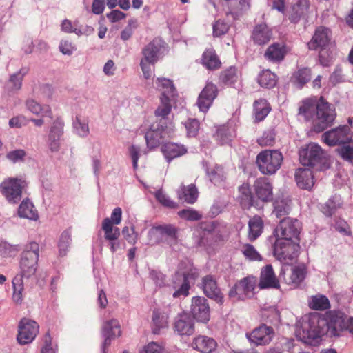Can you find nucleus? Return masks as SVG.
<instances>
[{
    "label": "nucleus",
    "instance_id": "obj_1",
    "mask_svg": "<svg viewBox=\"0 0 353 353\" xmlns=\"http://www.w3.org/2000/svg\"><path fill=\"white\" fill-rule=\"evenodd\" d=\"M299 160L303 165L316 170H326L330 167L326 153L315 143H310L300 150Z\"/></svg>",
    "mask_w": 353,
    "mask_h": 353
},
{
    "label": "nucleus",
    "instance_id": "obj_2",
    "mask_svg": "<svg viewBox=\"0 0 353 353\" xmlns=\"http://www.w3.org/2000/svg\"><path fill=\"white\" fill-rule=\"evenodd\" d=\"M39 256V244L36 242H31L28 244L21 254L20 272L17 276H21V279H29L34 276L37 270Z\"/></svg>",
    "mask_w": 353,
    "mask_h": 353
},
{
    "label": "nucleus",
    "instance_id": "obj_3",
    "mask_svg": "<svg viewBox=\"0 0 353 353\" xmlns=\"http://www.w3.org/2000/svg\"><path fill=\"white\" fill-rule=\"evenodd\" d=\"M283 160V154L279 150H265L258 154L256 163L262 174L271 175L280 169Z\"/></svg>",
    "mask_w": 353,
    "mask_h": 353
},
{
    "label": "nucleus",
    "instance_id": "obj_4",
    "mask_svg": "<svg viewBox=\"0 0 353 353\" xmlns=\"http://www.w3.org/2000/svg\"><path fill=\"white\" fill-rule=\"evenodd\" d=\"M332 33L330 28L319 26L315 29L311 40L307 43L310 50H319V61L323 66L329 65V60L323 56L322 51L326 50L331 43Z\"/></svg>",
    "mask_w": 353,
    "mask_h": 353
},
{
    "label": "nucleus",
    "instance_id": "obj_5",
    "mask_svg": "<svg viewBox=\"0 0 353 353\" xmlns=\"http://www.w3.org/2000/svg\"><path fill=\"white\" fill-rule=\"evenodd\" d=\"M336 118L334 108L325 101L323 97L319 98V108L316 112L313 128L315 132H321L332 125Z\"/></svg>",
    "mask_w": 353,
    "mask_h": 353
},
{
    "label": "nucleus",
    "instance_id": "obj_6",
    "mask_svg": "<svg viewBox=\"0 0 353 353\" xmlns=\"http://www.w3.org/2000/svg\"><path fill=\"white\" fill-rule=\"evenodd\" d=\"M325 322L327 331L318 330V334H329L330 336H339L340 333L347 329L348 317L339 310H330L326 313Z\"/></svg>",
    "mask_w": 353,
    "mask_h": 353
},
{
    "label": "nucleus",
    "instance_id": "obj_7",
    "mask_svg": "<svg viewBox=\"0 0 353 353\" xmlns=\"http://www.w3.org/2000/svg\"><path fill=\"white\" fill-rule=\"evenodd\" d=\"M299 249V241L276 239L273 246V253L278 260L288 263L298 257Z\"/></svg>",
    "mask_w": 353,
    "mask_h": 353
},
{
    "label": "nucleus",
    "instance_id": "obj_8",
    "mask_svg": "<svg viewBox=\"0 0 353 353\" xmlns=\"http://www.w3.org/2000/svg\"><path fill=\"white\" fill-rule=\"evenodd\" d=\"M301 223L296 219H283L274 230L276 239L299 241Z\"/></svg>",
    "mask_w": 353,
    "mask_h": 353
},
{
    "label": "nucleus",
    "instance_id": "obj_9",
    "mask_svg": "<svg viewBox=\"0 0 353 353\" xmlns=\"http://www.w3.org/2000/svg\"><path fill=\"white\" fill-rule=\"evenodd\" d=\"M25 181L17 178H8L0 183V192L9 203H17L21 199Z\"/></svg>",
    "mask_w": 353,
    "mask_h": 353
},
{
    "label": "nucleus",
    "instance_id": "obj_10",
    "mask_svg": "<svg viewBox=\"0 0 353 353\" xmlns=\"http://www.w3.org/2000/svg\"><path fill=\"white\" fill-rule=\"evenodd\" d=\"M321 139L329 146H335L350 143L353 140V134L347 125L340 126L322 134Z\"/></svg>",
    "mask_w": 353,
    "mask_h": 353
},
{
    "label": "nucleus",
    "instance_id": "obj_11",
    "mask_svg": "<svg viewBox=\"0 0 353 353\" xmlns=\"http://www.w3.org/2000/svg\"><path fill=\"white\" fill-rule=\"evenodd\" d=\"M256 279L254 276H248L239 281L230 290V296H238L239 299H250L254 295V288Z\"/></svg>",
    "mask_w": 353,
    "mask_h": 353
},
{
    "label": "nucleus",
    "instance_id": "obj_12",
    "mask_svg": "<svg viewBox=\"0 0 353 353\" xmlns=\"http://www.w3.org/2000/svg\"><path fill=\"white\" fill-rule=\"evenodd\" d=\"M190 314L199 322L206 323L210 318V310L208 300L203 296L192 298Z\"/></svg>",
    "mask_w": 353,
    "mask_h": 353
},
{
    "label": "nucleus",
    "instance_id": "obj_13",
    "mask_svg": "<svg viewBox=\"0 0 353 353\" xmlns=\"http://www.w3.org/2000/svg\"><path fill=\"white\" fill-rule=\"evenodd\" d=\"M274 334L272 327L261 324L250 333L246 334V336L251 343L256 346L267 345L272 341Z\"/></svg>",
    "mask_w": 353,
    "mask_h": 353
},
{
    "label": "nucleus",
    "instance_id": "obj_14",
    "mask_svg": "<svg viewBox=\"0 0 353 353\" xmlns=\"http://www.w3.org/2000/svg\"><path fill=\"white\" fill-rule=\"evenodd\" d=\"M39 333V325L34 321L23 318L19 324L17 340L21 344L31 343Z\"/></svg>",
    "mask_w": 353,
    "mask_h": 353
},
{
    "label": "nucleus",
    "instance_id": "obj_15",
    "mask_svg": "<svg viewBox=\"0 0 353 353\" xmlns=\"http://www.w3.org/2000/svg\"><path fill=\"white\" fill-rule=\"evenodd\" d=\"M179 229L171 224L153 227L148 232V238L152 244L159 243L163 236L176 241Z\"/></svg>",
    "mask_w": 353,
    "mask_h": 353
},
{
    "label": "nucleus",
    "instance_id": "obj_16",
    "mask_svg": "<svg viewBox=\"0 0 353 353\" xmlns=\"http://www.w3.org/2000/svg\"><path fill=\"white\" fill-rule=\"evenodd\" d=\"M101 334L104 337L103 343V352L105 353L112 339L121 335V325L118 320L112 319L103 322L101 327Z\"/></svg>",
    "mask_w": 353,
    "mask_h": 353
},
{
    "label": "nucleus",
    "instance_id": "obj_17",
    "mask_svg": "<svg viewBox=\"0 0 353 353\" xmlns=\"http://www.w3.org/2000/svg\"><path fill=\"white\" fill-rule=\"evenodd\" d=\"M217 94L218 89L216 85L212 82H208L197 99L196 103L199 110L206 112L217 97Z\"/></svg>",
    "mask_w": 353,
    "mask_h": 353
},
{
    "label": "nucleus",
    "instance_id": "obj_18",
    "mask_svg": "<svg viewBox=\"0 0 353 353\" xmlns=\"http://www.w3.org/2000/svg\"><path fill=\"white\" fill-rule=\"evenodd\" d=\"M253 186L254 193L259 200L263 202H268L272 200L273 186L268 178H257Z\"/></svg>",
    "mask_w": 353,
    "mask_h": 353
},
{
    "label": "nucleus",
    "instance_id": "obj_19",
    "mask_svg": "<svg viewBox=\"0 0 353 353\" xmlns=\"http://www.w3.org/2000/svg\"><path fill=\"white\" fill-rule=\"evenodd\" d=\"M164 42L155 38L148 43L142 50L143 58L145 61H149L152 64H155L159 60L160 52L163 48Z\"/></svg>",
    "mask_w": 353,
    "mask_h": 353
},
{
    "label": "nucleus",
    "instance_id": "obj_20",
    "mask_svg": "<svg viewBox=\"0 0 353 353\" xmlns=\"http://www.w3.org/2000/svg\"><path fill=\"white\" fill-rule=\"evenodd\" d=\"M202 289L204 294L209 298L218 303L223 302V294L217 286L214 278L212 275H207L202 279Z\"/></svg>",
    "mask_w": 353,
    "mask_h": 353
},
{
    "label": "nucleus",
    "instance_id": "obj_21",
    "mask_svg": "<svg viewBox=\"0 0 353 353\" xmlns=\"http://www.w3.org/2000/svg\"><path fill=\"white\" fill-rule=\"evenodd\" d=\"M319 99L316 97L307 98L301 102L299 108V114L306 121L314 122L316 112L319 108Z\"/></svg>",
    "mask_w": 353,
    "mask_h": 353
},
{
    "label": "nucleus",
    "instance_id": "obj_22",
    "mask_svg": "<svg viewBox=\"0 0 353 353\" xmlns=\"http://www.w3.org/2000/svg\"><path fill=\"white\" fill-rule=\"evenodd\" d=\"M272 37V30L265 23L256 25L251 35L254 43L259 46L267 44Z\"/></svg>",
    "mask_w": 353,
    "mask_h": 353
},
{
    "label": "nucleus",
    "instance_id": "obj_23",
    "mask_svg": "<svg viewBox=\"0 0 353 353\" xmlns=\"http://www.w3.org/2000/svg\"><path fill=\"white\" fill-rule=\"evenodd\" d=\"M259 286L261 289L278 288L279 287V280L271 265H267L261 270Z\"/></svg>",
    "mask_w": 353,
    "mask_h": 353
},
{
    "label": "nucleus",
    "instance_id": "obj_24",
    "mask_svg": "<svg viewBox=\"0 0 353 353\" xmlns=\"http://www.w3.org/2000/svg\"><path fill=\"white\" fill-rule=\"evenodd\" d=\"M310 7L309 0H293L289 12V19L297 23L307 15Z\"/></svg>",
    "mask_w": 353,
    "mask_h": 353
},
{
    "label": "nucleus",
    "instance_id": "obj_25",
    "mask_svg": "<svg viewBox=\"0 0 353 353\" xmlns=\"http://www.w3.org/2000/svg\"><path fill=\"white\" fill-rule=\"evenodd\" d=\"M172 288L174 290L173 298L186 297L190 294V283L180 276V271H177L172 278Z\"/></svg>",
    "mask_w": 353,
    "mask_h": 353
},
{
    "label": "nucleus",
    "instance_id": "obj_26",
    "mask_svg": "<svg viewBox=\"0 0 353 353\" xmlns=\"http://www.w3.org/2000/svg\"><path fill=\"white\" fill-rule=\"evenodd\" d=\"M294 176L297 185L301 189L310 190L314 185V175L309 168H298Z\"/></svg>",
    "mask_w": 353,
    "mask_h": 353
},
{
    "label": "nucleus",
    "instance_id": "obj_27",
    "mask_svg": "<svg viewBox=\"0 0 353 353\" xmlns=\"http://www.w3.org/2000/svg\"><path fill=\"white\" fill-rule=\"evenodd\" d=\"M176 194L179 201L188 204H194L199 197V191L194 184L188 185L181 184L177 190Z\"/></svg>",
    "mask_w": 353,
    "mask_h": 353
},
{
    "label": "nucleus",
    "instance_id": "obj_28",
    "mask_svg": "<svg viewBox=\"0 0 353 353\" xmlns=\"http://www.w3.org/2000/svg\"><path fill=\"white\" fill-rule=\"evenodd\" d=\"M241 77V72L235 66L222 70L219 75V83L228 87H234Z\"/></svg>",
    "mask_w": 353,
    "mask_h": 353
},
{
    "label": "nucleus",
    "instance_id": "obj_29",
    "mask_svg": "<svg viewBox=\"0 0 353 353\" xmlns=\"http://www.w3.org/2000/svg\"><path fill=\"white\" fill-rule=\"evenodd\" d=\"M306 274V267L304 265H299L293 267L288 275L283 273V278L288 285H292L296 288L305 279Z\"/></svg>",
    "mask_w": 353,
    "mask_h": 353
},
{
    "label": "nucleus",
    "instance_id": "obj_30",
    "mask_svg": "<svg viewBox=\"0 0 353 353\" xmlns=\"http://www.w3.org/2000/svg\"><path fill=\"white\" fill-rule=\"evenodd\" d=\"M286 54L285 45L279 43H274L270 45L264 53V57L269 61L278 63L283 60Z\"/></svg>",
    "mask_w": 353,
    "mask_h": 353
},
{
    "label": "nucleus",
    "instance_id": "obj_31",
    "mask_svg": "<svg viewBox=\"0 0 353 353\" xmlns=\"http://www.w3.org/2000/svg\"><path fill=\"white\" fill-rule=\"evenodd\" d=\"M161 152L170 163L172 159L184 155L187 152V149L183 145L169 142L162 145Z\"/></svg>",
    "mask_w": 353,
    "mask_h": 353
},
{
    "label": "nucleus",
    "instance_id": "obj_32",
    "mask_svg": "<svg viewBox=\"0 0 353 353\" xmlns=\"http://www.w3.org/2000/svg\"><path fill=\"white\" fill-rule=\"evenodd\" d=\"M192 347L201 353H212L216 347V342L212 338L199 336L194 339Z\"/></svg>",
    "mask_w": 353,
    "mask_h": 353
},
{
    "label": "nucleus",
    "instance_id": "obj_33",
    "mask_svg": "<svg viewBox=\"0 0 353 353\" xmlns=\"http://www.w3.org/2000/svg\"><path fill=\"white\" fill-rule=\"evenodd\" d=\"M174 330L179 335H192L194 332V325L192 319L187 316H181L174 323Z\"/></svg>",
    "mask_w": 353,
    "mask_h": 353
},
{
    "label": "nucleus",
    "instance_id": "obj_34",
    "mask_svg": "<svg viewBox=\"0 0 353 353\" xmlns=\"http://www.w3.org/2000/svg\"><path fill=\"white\" fill-rule=\"evenodd\" d=\"M201 63L210 70H218L221 66V62L213 48L206 49L201 57Z\"/></svg>",
    "mask_w": 353,
    "mask_h": 353
},
{
    "label": "nucleus",
    "instance_id": "obj_35",
    "mask_svg": "<svg viewBox=\"0 0 353 353\" xmlns=\"http://www.w3.org/2000/svg\"><path fill=\"white\" fill-rule=\"evenodd\" d=\"M25 105L28 110L37 116L52 117L51 108L48 105H41L32 99H27Z\"/></svg>",
    "mask_w": 353,
    "mask_h": 353
},
{
    "label": "nucleus",
    "instance_id": "obj_36",
    "mask_svg": "<svg viewBox=\"0 0 353 353\" xmlns=\"http://www.w3.org/2000/svg\"><path fill=\"white\" fill-rule=\"evenodd\" d=\"M271 110V106L266 99H259L253 104V115L256 122L265 119Z\"/></svg>",
    "mask_w": 353,
    "mask_h": 353
},
{
    "label": "nucleus",
    "instance_id": "obj_37",
    "mask_svg": "<svg viewBox=\"0 0 353 353\" xmlns=\"http://www.w3.org/2000/svg\"><path fill=\"white\" fill-rule=\"evenodd\" d=\"M18 215L21 218H25L30 220L37 221L39 219V214L37 209L28 199L23 200L18 208Z\"/></svg>",
    "mask_w": 353,
    "mask_h": 353
},
{
    "label": "nucleus",
    "instance_id": "obj_38",
    "mask_svg": "<svg viewBox=\"0 0 353 353\" xmlns=\"http://www.w3.org/2000/svg\"><path fill=\"white\" fill-rule=\"evenodd\" d=\"M248 238L250 241H255L263 230V221L259 216H254L248 222Z\"/></svg>",
    "mask_w": 353,
    "mask_h": 353
},
{
    "label": "nucleus",
    "instance_id": "obj_39",
    "mask_svg": "<svg viewBox=\"0 0 353 353\" xmlns=\"http://www.w3.org/2000/svg\"><path fill=\"white\" fill-rule=\"evenodd\" d=\"M166 126L161 125V128L155 127L152 125L151 128L145 132V139L148 147L154 148L159 143L160 139L163 137L162 133Z\"/></svg>",
    "mask_w": 353,
    "mask_h": 353
},
{
    "label": "nucleus",
    "instance_id": "obj_40",
    "mask_svg": "<svg viewBox=\"0 0 353 353\" xmlns=\"http://www.w3.org/2000/svg\"><path fill=\"white\" fill-rule=\"evenodd\" d=\"M238 199L241 207L243 209H249L253 205V195L252 194L250 185L243 183L239 188Z\"/></svg>",
    "mask_w": 353,
    "mask_h": 353
},
{
    "label": "nucleus",
    "instance_id": "obj_41",
    "mask_svg": "<svg viewBox=\"0 0 353 353\" xmlns=\"http://www.w3.org/2000/svg\"><path fill=\"white\" fill-rule=\"evenodd\" d=\"M101 228L104 232V238L108 241L117 240L120 236V230L114 227L112 221L108 218H105L102 222Z\"/></svg>",
    "mask_w": 353,
    "mask_h": 353
},
{
    "label": "nucleus",
    "instance_id": "obj_42",
    "mask_svg": "<svg viewBox=\"0 0 353 353\" xmlns=\"http://www.w3.org/2000/svg\"><path fill=\"white\" fill-rule=\"evenodd\" d=\"M160 101L161 103L156 109L154 115L156 117H161V121H162V120H165L171 112V97L165 95L164 93L163 96L161 97ZM163 124H165V121H163Z\"/></svg>",
    "mask_w": 353,
    "mask_h": 353
},
{
    "label": "nucleus",
    "instance_id": "obj_43",
    "mask_svg": "<svg viewBox=\"0 0 353 353\" xmlns=\"http://www.w3.org/2000/svg\"><path fill=\"white\" fill-rule=\"evenodd\" d=\"M274 213L277 218L288 215L291 210V200L288 198L278 197L274 203Z\"/></svg>",
    "mask_w": 353,
    "mask_h": 353
},
{
    "label": "nucleus",
    "instance_id": "obj_44",
    "mask_svg": "<svg viewBox=\"0 0 353 353\" xmlns=\"http://www.w3.org/2000/svg\"><path fill=\"white\" fill-rule=\"evenodd\" d=\"M208 177L214 185H221L226 179L224 169L221 165H214L209 168L207 170Z\"/></svg>",
    "mask_w": 353,
    "mask_h": 353
},
{
    "label": "nucleus",
    "instance_id": "obj_45",
    "mask_svg": "<svg viewBox=\"0 0 353 353\" xmlns=\"http://www.w3.org/2000/svg\"><path fill=\"white\" fill-rule=\"evenodd\" d=\"M276 77L270 70H263L258 77V83L261 87L272 88L276 84Z\"/></svg>",
    "mask_w": 353,
    "mask_h": 353
},
{
    "label": "nucleus",
    "instance_id": "obj_46",
    "mask_svg": "<svg viewBox=\"0 0 353 353\" xmlns=\"http://www.w3.org/2000/svg\"><path fill=\"white\" fill-rule=\"evenodd\" d=\"M309 306L314 310H325L330 307V303L328 298L325 295L318 294L312 296L309 302Z\"/></svg>",
    "mask_w": 353,
    "mask_h": 353
},
{
    "label": "nucleus",
    "instance_id": "obj_47",
    "mask_svg": "<svg viewBox=\"0 0 353 353\" xmlns=\"http://www.w3.org/2000/svg\"><path fill=\"white\" fill-rule=\"evenodd\" d=\"M12 300L16 304H21L23 301V282L20 276H15L12 280Z\"/></svg>",
    "mask_w": 353,
    "mask_h": 353
},
{
    "label": "nucleus",
    "instance_id": "obj_48",
    "mask_svg": "<svg viewBox=\"0 0 353 353\" xmlns=\"http://www.w3.org/2000/svg\"><path fill=\"white\" fill-rule=\"evenodd\" d=\"M156 83L157 88L162 91L161 97L163 96L164 93L165 95L169 96L170 97H174L175 88L172 81L170 79L159 78Z\"/></svg>",
    "mask_w": 353,
    "mask_h": 353
},
{
    "label": "nucleus",
    "instance_id": "obj_49",
    "mask_svg": "<svg viewBox=\"0 0 353 353\" xmlns=\"http://www.w3.org/2000/svg\"><path fill=\"white\" fill-rule=\"evenodd\" d=\"M312 76V71L310 68H302L296 71L293 77L294 79V82L296 83L300 88H302L305 84L310 81Z\"/></svg>",
    "mask_w": 353,
    "mask_h": 353
},
{
    "label": "nucleus",
    "instance_id": "obj_50",
    "mask_svg": "<svg viewBox=\"0 0 353 353\" xmlns=\"http://www.w3.org/2000/svg\"><path fill=\"white\" fill-rule=\"evenodd\" d=\"M241 252L249 261H261V256L255 248L250 244H244L241 248Z\"/></svg>",
    "mask_w": 353,
    "mask_h": 353
},
{
    "label": "nucleus",
    "instance_id": "obj_51",
    "mask_svg": "<svg viewBox=\"0 0 353 353\" xmlns=\"http://www.w3.org/2000/svg\"><path fill=\"white\" fill-rule=\"evenodd\" d=\"M232 134L228 128L222 126L219 128L215 134L216 139L221 145L228 144L232 141Z\"/></svg>",
    "mask_w": 353,
    "mask_h": 353
},
{
    "label": "nucleus",
    "instance_id": "obj_52",
    "mask_svg": "<svg viewBox=\"0 0 353 353\" xmlns=\"http://www.w3.org/2000/svg\"><path fill=\"white\" fill-rule=\"evenodd\" d=\"M275 135L274 130H268L257 139V143L262 147L273 145L275 142Z\"/></svg>",
    "mask_w": 353,
    "mask_h": 353
},
{
    "label": "nucleus",
    "instance_id": "obj_53",
    "mask_svg": "<svg viewBox=\"0 0 353 353\" xmlns=\"http://www.w3.org/2000/svg\"><path fill=\"white\" fill-rule=\"evenodd\" d=\"M178 215L181 219L190 221H199L202 218V214L199 211L190 208L179 211Z\"/></svg>",
    "mask_w": 353,
    "mask_h": 353
},
{
    "label": "nucleus",
    "instance_id": "obj_54",
    "mask_svg": "<svg viewBox=\"0 0 353 353\" xmlns=\"http://www.w3.org/2000/svg\"><path fill=\"white\" fill-rule=\"evenodd\" d=\"M185 128L186 129L187 135L189 137H194L196 136L199 130V122L196 119H189L185 123Z\"/></svg>",
    "mask_w": 353,
    "mask_h": 353
},
{
    "label": "nucleus",
    "instance_id": "obj_55",
    "mask_svg": "<svg viewBox=\"0 0 353 353\" xmlns=\"http://www.w3.org/2000/svg\"><path fill=\"white\" fill-rule=\"evenodd\" d=\"M63 127L64 123L62 119L60 118H57L51 126L49 136L61 138L63 134Z\"/></svg>",
    "mask_w": 353,
    "mask_h": 353
},
{
    "label": "nucleus",
    "instance_id": "obj_56",
    "mask_svg": "<svg viewBox=\"0 0 353 353\" xmlns=\"http://www.w3.org/2000/svg\"><path fill=\"white\" fill-rule=\"evenodd\" d=\"M155 197L157 201L161 203L163 206L175 209L178 208V204L172 201L166 194L161 191H158L155 194Z\"/></svg>",
    "mask_w": 353,
    "mask_h": 353
},
{
    "label": "nucleus",
    "instance_id": "obj_57",
    "mask_svg": "<svg viewBox=\"0 0 353 353\" xmlns=\"http://www.w3.org/2000/svg\"><path fill=\"white\" fill-rule=\"evenodd\" d=\"M74 125L79 136L84 137L89 134L88 121H81L79 116L76 117V121Z\"/></svg>",
    "mask_w": 353,
    "mask_h": 353
},
{
    "label": "nucleus",
    "instance_id": "obj_58",
    "mask_svg": "<svg viewBox=\"0 0 353 353\" xmlns=\"http://www.w3.org/2000/svg\"><path fill=\"white\" fill-rule=\"evenodd\" d=\"M229 26L221 20H218L213 25V34L215 37H220L228 32Z\"/></svg>",
    "mask_w": 353,
    "mask_h": 353
},
{
    "label": "nucleus",
    "instance_id": "obj_59",
    "mask_svg": "<svg viewBox=\"0 0 353 353\" xmlns=\"http://www.w3.org/2000/svg\"><path fill=\"white\" fill-rule=\"evenodd\" d=\"M23 79V74H21V72H18L10 76L9 79V83L10 84V88L13 90H19L21 89L22 85V81Z\"/></svg>",
    "mask_w": 353,
    "mask_h": 353
},
{
    "label": "nucleus",
    "instance_id": "obj_60",
    "mask_svg": "<svg viewBox=\"0 0 353 353\" xmlns=\"http://www.w3.org/2000/svg\"><path fill=\"white\" fill-rule=\"evenodd\" d=\"M26 155V152L23 150L19 149L9 152L7 153L6 157L12 163H17L23 161Z\"/></svg>",
    "mask_w": 353,
    "mask_h": 353
},
{
    "label": "nucleus",
    "instance_id": "obj_61",
    "mask_svg": "<svg viewBox=\"0 0 353 353\" xmlns=\"http://www.w3.org/2000/svg\"><path fill=\"white\" fill-rule=\"evenodd\" d=\"M28 119L23 115H18L11 118L9 121V126L10 128H20L28 124Z\"/></svg>",
    "mask_w": 353,
    "mask_h": 353
},
{
    "label": "nucleus",
    "instance_id": "obj_62",
    "mask_svg": "<svg viewBox=\"0 0 353 353\" xmlns=\"http://www.w3.org/2000/svg\"><path fill=\"white\" fill-rule=\"evenodd\" d=\"M339 154L343 160L352 161L353 160V147L345 145L337 149Z\"/></svg>",
    "mask_w": 353,
    "mask_h": 353
},
{
    "label": "nucleus",
    "instance_id": "obj_63",
    "mask_svg": "<svg viewBox=\"0 0 353 353\" xmlns=\"http://www.w3.org/2000/svg\"><path fill=\"white\" fill-rule=\"evenodd\" d=\"M199 276V270L195 268H190L189 270L180 272V276L183 278L185 281L190 283L191 281H195Z\"/></svg>",
    "mask_w": 353,
    "mask_h": 353
},
{
    "label": "nucleus",
    "instance_id": "obj_64",
    "mask_svg": "<svg viewBox=\"0 0 353 353\" xmlns=\"http://www.w3.org/2000/svg\"><path fill=\"white\" fill-rule=\"evenodd\" d=\"M61 30L67 33H74L78 36L82 34V31L80 28L73 27L71 21L65 19L61 23Z\"/></svg>",
    "mask_w": 353,
    "mask_h": 353
}]
</instances>
